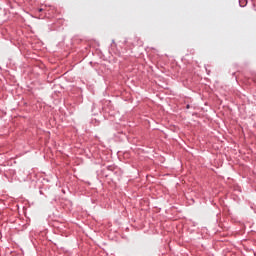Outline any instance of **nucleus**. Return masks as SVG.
<instances>
[{"mask_svg": "<svg viewBox=\"0 0 256 256\" xmlns=\"http://www.w3.org/2000/svg\"><path fill=\"white\" fill-rule=\"evenodd\" d=\"M38 11H39V13H41V11H43V9H42V8H40Z\"/></svg>", "mask_w": 256, "mask_h": 256, "instance_id": "obj_1", "label": "nucleus"}]
</instances>
